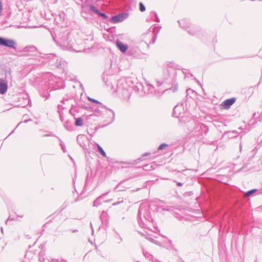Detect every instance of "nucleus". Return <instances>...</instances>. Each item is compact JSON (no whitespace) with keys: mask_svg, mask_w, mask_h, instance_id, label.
Masks as SVG:
<instances>
[{"mask_svg":"<svg viewBox=\"0 0 262 262\" xmlns=\"http://www.w3.org/2000/svg\"><path fill=\"white\" fill-rule=\"evenodd\" d=\"M138 215L143 226H146L148 223L152 221V219L148 210V206L141 204L139 208Z\"/></svg>","mask_w":262,"mask_h":262,"instance_id":"1","label":"nucleus"},{"mask_svg":"<svg viewBox=\"0 0 262 262\" xmlns=\"http://www.w3.org/2000/svg\"><path fill=\"white\" fill-rule=\"evenodd\" d=\"M59 43L60 46L63 50L78 52L75 49H73V45L70 42V41L69 40V38L67 36L63 40H61Z\"/></svg>","mask_w":262,"mask_h":262,"instance_id":"2","label":"nucleus"},{"mask_svg":"<svg viewBox=\"0 0 262 262\" xmlns=\"http://www.w3.org/2000/svg\"><path fill=\"white\" fill-rule=\"evenodd\" d=\"M128 16V14L127 13L124 12L112 16L110 20L113 24H116L123 21L124 20L126 19Z\"/></svg>","mask_w":262,"mask_h":262,"instance_id":"3","label":"nucleus"},{"mask_svg":"<svg viewBox=\"0 0 262 262\" xmlns=\"http://www.w3.org/2000/svg\"><path fill=\"white\" fill-rule=\"evenodd\" d=\"M0 45L10 48L15 49L16 43L13 40L0 37Z\"/></svg>","mask_w":262,"mask_h":262,"instance_id":"4","label":"nucleus"},{"mask_svg":"<svg viewBox=\"0 0 262 262\" xmlns=\"http://www.w3.org/2000/svg\"><path fill=\"white\" fill-rule=\"evenodd\" d=\"M8 90V82L7 80L0 78V94H4Z\"/></svg>","mask_w":262,"mask_h":262,"instance_id":"5","label":"nucleus"},{"mask_svg":"<svg viewBox=\"0 0 262 262\" xmlns=\"http://www.w3.org/2000/svg\"><path fill=\"white\" fill-rule=\"evenodd\" d=\"M235 98H231L225 100L222 104V105L225 109L229 108L235 102Z\"/></svg>","mask_w":262,"mask_h":262,"instance_id":"6","label":"nucleus"},{"mask_svg":"<svg viewBox=\"0 0 262 262\" xmlns=\"http://www.w3.org/2000/svg\"><path fill=\"white\" fill-rule=\"evenodd\" d=\"M23 51L29 56H33L36 52V48L34 46L27 47Z\"/></svg>","mask_w":262,"mask_h":262,"instance_id":"7","label":"nucleus"},{"mask_svg":"<svg viewBox=\"0 0 262 262\" xmlns=\"http://www.w3.org/2000/svg\"><path fill=\"white\" fill-rule=\"evenodd\" d=\"M65 17V13L63 11L60 12L58 13L57 17L55 18V21H56L57 24H61L64 21Z\"/></svg>","mask_w":262,"mask_h":262,"instance_id":"8","label":"nucleus"},{"mask_svg":"<svg viewBox=\"0 0 262 262\" xmlns=\"http://www.w3.org/2000/svg\"><path fill=\"white\" fill-rule=\"evenodd\" d=\"M116 45L119 50L123 53L125 52L128 49L127 45L123 44L121 41L118 40L116 41Z\"/></svg>","mask_w":262,"mask_h":262,"instance_id":"9","label":"nucleus"},{"mask_svg":"<svg viewBox=\"0 0 262 262\" xmlns=\"http://www.w3.org/2000/svg\"><path fill=\"white\" fill-rule=\"evenodd\" d=\"M107 193H108V192L104 193V194H102L101 195H100V196H99L97 199H96L95 200V201L94 202L93 206H95V207H97L98 206H99L100 204L99 201L100 200H101L102 199H103L104 196H105L106 195H107Z\"/></svg>","mask_w":262,"mask_h":262,"instance_id":"10","label":"nucleus"},{"mask_svg":"<svg viewBox=\"0 0 262 262\" xmlns=\"http://www.w3.org/2000/svg\"><path fill=\"white\" fill-rule=\"evenodd\" d=\"M182 107V106L177 105L173 108V115L176 117H179L181 113L179 112V110Z\"/></svg>","mask_w":262,"mask_h":262,"instance_id":"11","label":"nucleus"},{"mask_svg":"<svg viewBox=\"0 0 262 262\" xmlns=\"http://www.w3.org/2000/svg\"><path fill=\"white\" fill-rule=\"evenodd\" d=\"M83 120L82 118L79 117L76 119L75 121V125L78 126H81L83 125Z\"/></svg>","mask_w":262,"mask_h":262,"instance_id":"12","label":"nucleus"},{"mask_svg":"<svg viewBox=\"0 0 262 262\" xmlns=\"http://www.w3.org/2000/svg\"><path fill=\"white\" fill-rule=\"evenodd\" d=\"M96 145H97V146L98 147V150L100 151L101 154L103 156L106 157V153L104 151V150H103V149L100 146V145L99 144H96Z\"/></svg>","mask_w":262,"mask_h":262,"instance_id":"13","label":"nucleus"},{"mask_svg":"<svg viewBox=\"0 0 262 262\" xmlns=\"http://www.w3.org/2000/svg\"><path fill=\"white\" fill-rule=\"evenodd\" d=\"M90 10L96 14H98L99 13V10L94 6L91 5L90 6Z\"/></svg>","mask_w":262,"mask_h":262,"instance_id":"14","label":"nucleus"},{"mask_svg":"<svg viewBox=\"0 0 262 262\" xmlns=\"http://www.w3.org/2000/svg\"><path fill=\"white\" fill-rule=\"evenodd\" d=\"M256 191V189H252L251 190H249L248 191H247L246 193H245V195L246 196H250L252 194H253L254 192H255Z\"/></svg>","mask_w":262,"mask_h":262,"instance_id":"15","label":"nucleus"},{"mask_svg":"<svg viewBox=\"0 0 262 262\" xmlns=\"http://www.w3.org/2000/svg\"><path fill=\"white\" fill-rule=\"evenodd\" d=\"M139 6H140V10L141 11V12H144L145 11V6L143 5V3H140V4H139Z\"/></svg>","mask_w":262,"mask_h":262,"instance_id":"16","label":"nucleus"},{"mask_svg":"<svg viewBox=\"0 0 262 262\" xmlns=\"http://www.w3.org/2000/svg\"><path fill=\"white\" fill-rule=\"evenodd\" d=\"M99 15L102 16L104 19H107L108 16L104 13L100 12L98 14Z\"/></svg>","mask_w":262,"mask_h":262,"instance_id":"17","label":"nucleus"},{"mask_svg":"<svg viewBox=\"0 0 262 262\" xmlns=\"http://www.w3.org/2000/svg\"><path fill=\"white\" fill-rule=\"evenodd\" d=\"M167 146V145L166 144L163 143L159 146V147H158V150H162Z\"/></svg>","mask_w":262,"mask_h":262,"instance_id":"18","label":"nucleus"},{"mask_svg":"<svg viewBox=\"0 0 262 262\" xmlns=\"http://www.w3.org/2000/svg\"><path fill=\"white\" fill-rule=\"evenodd\" d=\"M60 146L61 147L62 150L64 152L66 151V146L63 144V143L61 141L60 142Z\"/></svg>","mask_w":262,"mask_h":262,"instance_id":"19","label":"nucleus"},{"mask_svg":"<svg viewBox=\"0 0 262 262\" xmlns=\"http://www.w3.org/2000/svg\"><path fill=\"white\" fill-rule=\"evenodd\" d=\"M89 100L91 101V102H93L94 103H98V104H100L101 103L100 102H99L98 101H97V100H95L94 99H93V98H89Z\"/></svg>","mask_w":262,"mask_h":262,"instance_id":"20","label":"nucleus"},{"mask_svg":"<svg viewBox=\"0 0 262 262\" xmlns=\"http://www.w3.org/2000/svg\"><path fill=\"white\" fill-rule=\"evenodd\" d=\"M2 10H3V4H2V2L0 1V16L2 14Z\"/></svg>","mask_w":262,"mask_h":262,"instance_id":"21","label":"nucleus"},{"mask_svg":"<svg viewBox=\"0 0 262 262\" xmlns=\"http://www.w3.org/2000/svg\"><path fill=\"white\" fill-rule=\"evenodd\" d=\"M123 202V201H120V202H115L113 204V206H116L119 204H120L121 203H122Z\"/></svg>","mask_w":262,"mask_h":262,"instance_id":"22","label":"nucleus"},{"mask_svg":"<svg viewBox=\"0 0 262 262\" xmlns=\"http://www.w3.org/2000/svg\"><path fill=\"white\" fill-rule=\"evenodd\" d=\"M154 14L156 16V18H157V20L156 21L157 22H159L160 21V19H159V17H158V15H157V13L156 12H154Z\"/></svg>","mask_w":262,"mask_h":262,"instance_id":"23","label":"nucleus"},{"mask_svg":"<svg viewBox=\"0 0 262 262\" xmlns=\"http://www.w3.org/2000/svg\"><path fill=\"white\" fill-rule=\"evenodd\" d=\"M150 154V153H149V152H145L144 154H143L142 155V157H145V156H148Z\"/></svg>","mask_w":262,"mask_h":262,"instance_id":"24","label":"nucleus"},{"mask_svg":"<svg viewBox=\"0 0 262 262\" xmlns=\"http://www.w3.org/2000/svg\"><path fill=\"white\" fill-rule=\"evenodd\" d=\"M149 86H150L149 89L151 90V91H152L154 90V88L152 85H149Z\"/></svg>","mask_w":262,"mask_h":262,"instance_id":"25","label":"nucleus"},{"mask_svg":"<svg viewBox=\"0 0 262 262\" xmlns=\"http://www.w3.org/2000/svg\"><path fill=\"white\" fill-rule=\"evenodd\" d=\"M178 185L179 186H181L182 185V183H181V182H178Z\"/></svg>","mask_w":262,"mask_h":262,"instance_id":"26","label":"nucleus"},{"mask_svg":"<svg viewBox=\"0 0 262 262\" xmlns=\"http://www.w3.org/2000/svg\"><path fill=\"white\" fill-rule=\"evenodd\" d=\"M108 110L113 113V116H114V115H115V113H114V112L113 110H111V109H108Z\"/></svg>","mask_w":262,"mask_h":262,"instance_id":"27","label":"nucleus"},{"mask_svg":"<svg viewBox=\"0 0 262 262\" xmlns=\"http://www.w3.org/2000/svg\"><path fill=\"white\" fill-rule=\"evenodd\" d=\"M1 231H2V233L3 232V229L2 227H1Z\"/></svg>","mask_w":262,"mask_h":262,"instance_id":"28","label":"nucleus"},{"mask_svg":"<svg viewBox=\"0 0 262 262\" xmlns=\"http://www.w3.org/2000/svg\"><path fill=\"white\" fill-rule=\"evenodd\" d=\"M190 90H191V89H188V90H187V92H188L189 91H190Z\"/></svg>","mask_w":262,"mask_h":262,"instance_id":"29","label":"nucleus"},{"mask_svg":"<svg viewBox=\"0 0 262 262\" xmlns=\"http://www.w3.org/2000/svg\"><path fill=\"white\" fill-rule=\"evenodd\" d=\"M179 25L181 26V23L180 21H179Z\"/></svg>","mask_w":262,"mask_h":262,"instance_id":"30","label":"nucleus"}]
</instances>
